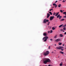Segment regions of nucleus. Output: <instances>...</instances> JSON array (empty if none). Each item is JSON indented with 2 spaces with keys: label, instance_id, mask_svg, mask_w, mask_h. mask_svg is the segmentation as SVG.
Here are the masks:
<instances>
[{
  "label": "nucleus",
  "instance_id": "52",
  "mask_svg": "<svg viewBox=\"0 0 66 66\" xmlns=\"http://www.w3.org/2000/svg\"><path fill=\"white\" fill-rule=\"evenodd\" d=\"M62 0H59V1H62Z\"/></svg>",
  "mask_w": 66,
  "mask_h": 66
},
{
  "label": "nucleus",
  "instance_id": "45",
  "mask_svg": "<svg viewBox=\"0 0 66 66\" xmlns=\"http://www.w3.org/2000/svg\"><path fill=\"white\" fill-rule=\"evenodd\" d=\"M47 25H48V26H49V24L48 23Z\"/></svg>",
  "mask_w": 66,
  "mask_h": 66
},
{
  "label": "nucleus",
  "instance_id": "47",
  "mask_svg": "<svg viewBox=\"0 0 66 66\" xmlns=\"http://www.w3.org/2000/svg\"><path fill=\"white\" fill-rule=\"evenodd\" d=\"M62 31L63 32H64V30H63Z\"/></svg>",
  "mask_w": 66,
  "mask_h": 66
},
{
  "label": "nucleus",
  "instance_id": "9",
  "mask_svg": "<svg viewBox=\"0 0 66 66\" xmlns=\"http://www.w3.org/2000/svg\"><path fill=\"white\" fill-rule=\"evenodd\" d=\"M43 35L44 36H47V33L45 32L43 34Z\"/></svg>",
  "mask_w": 66,
  "mask_h": 66
},
{
  "label": "nucleus",
  "instance_id": "25",
  "mask_svg": "<svg viewBox=\"0 0 66 66\" xmlns=\"http://www.w3.org/2000/svg\"><path fill=\"white\" fill-rule=\"evenodd\" d=\"M53 31H52V30H51L50 31V33H52Z\"/></svg>",
  "mask_w": 66,
  "mask_h": 66
},
{
  "label": "nucleus",
  "instance_id": "12",
  "mask_svg": "<svg viewBox=\"0 0 66 66\" xmlns=\"http://www.w3.org/2000/svg\"><path fill=\"white\" fill-rule=\"evenodd\" d=\"M48 13H49L50 14V15H52V12H50L49 11L48 12Z\"/></svg>",
  "mask_w": 66,
  "mask_h": 66
},
{
  "label": "nucleus",
  "instance_id": "16",
  "mask_svg": "<svg viewBox=\"0 0 66 66\" xmlns=\"http://www.w3.org/2000/svg\"><path fill=\"white\" fill-rule=\"evenodd\" d=\"M60 16V14H59L57 16V18H59Z\"/></svg>",
  "mask_w": 66,
  "mask_h": 66
},
{
  "label": "nucleus",
  "instance_id": "19",
  "mask_svg": "<svg viewBox=\"0 0 66 66\" xmlns=\"http://www.w3.org/2000/svg\"><path fill=\"white\" fill-rule=\"evenodd\" d=\"M62 16H59V19H61V18H62Z\"/></svg>",
  "mask_w": 66,
  "mask_h": 66
},
{
  "label": "nucleus",
  "instance_id": "46",
  "mask_svg": "<svg viewBox=\"0 0 66 66\" xmlns=\"http://www.w3.org/2000/svg\"><path fill=\"white\" fill-rule=\"evenodd\" d=\"M62 46H64V44H63V45H62Z\"/></svg>",
  "mask_w": 66,
  "mask_h": 66
},
{
  "label": "nucleus",
  "instance_id": "3",
  "mask_svg": "<svg viewBox=\"0 0 66 66\" xmlns=\"http://www.w3.org/2000/svg\"><path fill=\"white\" fill-rule=\"evenodd\" d=\"M49 21V20H46V19H44V20L43 22V23H46V22H48Z\"/></svg>",
  "mask_w": 66,
  "mask_h": 66
},
{
  "label": "nucleus",
  "instance_id": "20",
  "mask_svg": "<svg viewBox=\"0 0 66 66\" xmlns=\"http://www.w3.org/2000/svg\"><path fill=\"white\" fill-rule=\"evenodd\" d=\"M64 19H62L61 20V21H64Z\"/></svg>",
  "mask_w": 66,
  "mask_h": 66
},
{
  "label": "nucleus",
  "instance_id": "26",
  "mask_svg": "<svg viewBox=\"0 0 66 66\" xmlns=\"http://www.w3.org/2000/svg\"><path fill=\"white\" fill-rule=\"evenodd\" d=\"M52 29L53 30H54L55 29V28L54 27H53Z\"/></svg>",
  "mask_w": 66,
  "mask_h": 66
},
{
  "label": "nucleus",
  "instance_id": "23",
  "mask_svg": "<svg viewBox=\"0 0 66 66\" xmlns=\"http://www.w3.org/2000/svg\"><path fill=\"white\" fill-rule=\"evenodd\" d=\"M57 36V35H55L54 37V38H56V37Z\"/></svg>",
  "mask_w": 66,
  "mask_h": 66
},
{
  "label": "nucleus",
  "instance_id": "17",
  "mask_svg": "<svg viewBox=\"0 0 66 66\" xmlns=\"http://www.w3.org/2000/svg\"><path fill=\"white\" fill-rule=\"evenodd\" d=\"M60 37H63V35H62V34H60Z\"/></svg>",
  "mask_w": 66,
  "mask_h": 66
},
{
  "label": "nucleus",
  "instance_id": "15",
  "mask_svg": "<svg viewBox=\"0 0 66 66\" xmlns=\"http://www.w3.org/2000/svg\"><path fill=\"white\" fill-rule=\"evenodd\" d=\"M58 6L59 7H61V4H59L58 5Z\"/></svg>",
  "mask_w": 66,
  "mask_h": 66
},
{
  "label": "nucleus",
  "instance_id": "8",
  "mask_svg": "<svg viewBox=\"0 0 66 66\" xmlns=\"http://www.w3.org/2000/svg\"><path fill=\"white\" fill-rule=\"evenodd\" d=\"M50 14L49 13H47V18H48L49 17V16H50Z\"/></svg>",
  "mask_w": 66,
  "mask_h": 66
},
{
  "label": "nucleus",
  "instance_id": "24",
  "mask_svg": "<svg viewBox=\"0 0 66 66\" xmlns=\"http://www.w3.org/2000/svg\"><path fill=\"white\" fill-rule=\"evenodd\" d=\"M60 12H61V13H63V12L62 11V10H60Z\"/></svg>",
  "mask_w": 66,
  "mask_h": 66
},
{
  "label": "nucleus",
  "instance_id": "44",
  "mask_svg": "<svg viewBox=\"0 0 66 66\" xmlns=\"http://www.w3.org/2000/svg\"><path fill=\"white\" fill-rule=\"evenodd\" d=\"M49 11H52V10L51 9H50V10H49Z\"/></svg>",
  "mask_w": 66,
  "mask_h": 66
},
{
  "label": "nucleus",
  "instance_id": "2",
  "mask_svg": "<svg viewBox=\"0 0 66 66\" xmlns=\"http://www.w3.org/2000/svg\"><path fill=\"white\" fill-rule=\"evenodd\" d=\"M49 54V52L47 51L46 52L44 53V55L45 56H46V55H48Z\"/></svg>",
  "mask_w": 66,
  "mask_h": 66
},
{
  "label": "nucleus",
  "instance_id": "4",
  "mask_svg": "<svg viewBox=\"0 0 66 66\" xmlns=\"http://www.w3.org/2000/svg\"><path fill=\"white\" fill-rule=\"evenodd\" d=\"M56 49H63V47H61L60 46L59 47H56Z\"/></svg>",
  "mask_w": 66,
  "mask_h": 66
},
{
  "label": "nucleus",
  "instance_id": "54",
  "mask_svg": "<svg viewBox=\"0 0 66 66\" xmlns=\"http://www.w3.org/2000/svg\"><path fill=\"white\" fill-rule=\"evenodd\" d=\"M65 26H66V24H65Z\"/></svg>",
  "mask_w": 66,
  "mask_h": 66
},
{
  "label": "nucleus",
  "instance_id": "11",
  "mask_svg": "<svg viewBox=\"0 0 66 66\" xmlns=\"http://www.w3.org/2000/svg\"><path fill=\"white\" fill-rule=\"evenodd\" d=\"M63 26V24L59 26V28H61L62 26Z\"/></svg>",
  "mask_w": 66,
  "mask_h": 66
},
{
  "label": "nucleus",
  "instance_id": "37",
  "mask_svg": "<svg viewBox=\"0 0 66 66\" xmlns=\"http://www.w3.org/2000/svg\"><path fill=\"white\" fill-rule=\"evenodd\" d=\"M57 2V1H56V2H55V3H56V2Z\"/></svg>",
  "mask_w": 66,
  "mask_h": 66
},
{
  "label": "nucleus",
  "instance_id": "14",
  "mask_svg": "<svg viewBox=\"0 0 66 66\" xmlns=\"http://www.w3.org/2000/svg\"><path fill=\"white\" fill-rule=\"evenodd\" d=\"M60 53H61V54H64V52H62L60 51Z\"/></svg>",
  "mask_w": 66,
  "mask_h": 66
},
{
  "label": "nucleus",
  "instance_id": "42",
  "mask_svg": "<svg viewBox=\"0 0 66 66\" xmlns=\"http://www.w3.org/2000/svg\"><path fill=\"white\" fill-rule=\"evenodd\" d=\"M61 50H62V51H63V50H64V49H61Z\"/></svg>",
  "mask_w": 66,
  "mask_h": 66
},
{
  "label": "nucleus",
  "instance_id": "50",
  "mask_svg": "<svg viewBox=\"0 0 66 66\" xmlns=\"http://www.w3.org/2000/svg\"><path fill=\"white\" fill-rule=\"evenodd\" d=\"M53 52H52V53H53Z\"/></svg>",
  "mask_w": 66,
  "mask_h": 66
},
{
  "label": "nucleus",
  "instance_id": "51",
  "mask_svg": "<svg viewBox=\"0 0 66 66\" xmlns=\"http://www.w3.org/2000/svg\"><path fill=\"white\" fill-rule=\"evenodd\" d=\"M64 10H63V11H62L63 12H64Z\"/></svg>",
  "mask_w": 66,
  "mask_h": 66
},
{
  "label": "nucleus",
  "instance_id": "36",
  "mask_svg": "<svg viewBox=\"0 0 66 66\" xmlns=\"http://www.w3.org/2000/svg\"><path fill=\"white\" fill-rule=\"evenodd\" d=\"M48 49H50V46L49 47H48Z\"/></svg>",
  "mask_w": 66,
  "mask_h": 66
},
{
  "label": "nucleus",
  "instance_id": "30",
  "mask_svg": "<svg viewBox=\"0 0 66 66\" xmlns=\"http://www.w3.org/2000/svg\"><path fill=\"white\" fill-rule=\"evenodd\" d=\"M60 66H62V63H60Z\"/></svg>",
  "mask_w": 66,
  "mask_h": 66
},
{
  "label": "nucleus",
  "instance_id": "33",
  "mask_svg": "<svg viewBox=\"0 0 66 66\" xmlns=\"http://www.w3.org/2000/svg\"><path fill=\"white\" fill-rule=\"evenodd\" d=\"M66 27V26H65V25H64L63 26V27Z\"/></svg>",
  "mask_w": 66,
  "mask_h": 66
},
{
  "label": "nucleus",
  "instance_id": "40",
  "mask_svg": "<svg viewBox=\"0 0 66 66\" xmlns=\"http://www.w3.org/2000/svg\"><path fill=\"white\" fill-rule=\"evenodd\" d=\"M48 33H50V31H48Z\"/></svg>",
  "mask_w": 66,
  "mask_h": 66
},
{
  "label": "nucleus",
  "instance_id": "22",
  "mask_svg": "<svg viewBox=\"0 0 66 66\" xmlns=\"http://www.w3.org/2000/svg\"><path fill=\"white\" fill-rule=\"evenodd\" d=\"M46 58H44L43 59V61H46Z\"/></svg>",
  "mask_w": 66,
  "mask_h": 66
},
{
  "label": "nucleus",
  "instance_id": "13",
  "mask_svg": "<svg viewBox=\"0 0 66 66\" xmlns=\"http://www.w3.org/2000/svg\"><path fill=\"white\" fill-rule=\"evenodd\" d=\"M59 12H58V13H57L55 15V16H58V15H59Z\"/></svg>",
  "mask_w": 66,
  "mask_h": 66
},
{
  "label": "nucleus",
  "instance_id": "41",
  "mask_svg": "<svg viewBox=\"0 0 66 66\" xmlns=\"http://www.w3.org/2000/svg\"><path fill=\"white\" fill-rule=\"evenodd\" d=\"M50 40H52V39H50Z\"/></svg>",
  "mask_w": 66,
  "mask_h": 66
},
{
  "label": "nucleus",
  "instance_id": "31",
  "mask_svg": "<svg viewBox=\"0 0 66 66\" xmlns=\"http://www.w3.org/2000/svg\"><path fill=\"white\" fill-rule=\"evenodd\" d=\"M65 2V1L63 0L62 1V2Z\"/></svg>",
  "mask_w": 66,
  "mask_h": 66
},
{
  "label": "nucleus",
  "instance_id": "48",
  "mask_svg": "<svg viewBox=\"0 0 66 66\" xmlns=\"http://www.w3.org/2000/svg\"><path fill=\"white\" fill-rule=\"evenodd\" d=\"M48 66H50V65H48Z\"/></svg>",
  "mask_w": 66,
  "mask_h": 66
},
{
  "label": "nucleus",
  "instance_id": "39",
  "mask_svg": "<svg viewBox=\"0 0 66 66\" xmlns=\"http://www.w3.org/2000/svg\"><path fill=\"white\" fill-rule=\"evenodd\" d=\"M50 22H48V24H49V23H50Z\"/></svg>",
  "mask_w": 66,
  "mask_h": 66
},
{
  "label": "nucleus",
  "instance_id": "43",
  "mask_svg": "<svg viewBox=\"0 0 66 66\" xmlns=\"http://www.w3.org/2000/svg\"><path fill=\"white\" fill-rule=\"evenodd\" d=\"M63 31V29H61V30H60V31Z\"/></svg>",
  "mask_w": 66,
  "mask_h": 66
},
{
  "label": "nucleus",
  "instance_id": "35",
  "mask_svg": "<svg viewBox=\"0 0 66 66\" xmlns=\"http://www.w3.org/2000/svg\"><path fill=\"white\" fill-rule=\"evenodd\" d=\"M56 7H57V6L56 5H55V8H56Z\"/></svg>",
  "mask_w": 66,
  "mask_h": 66
},
{
  "label": "nucleus",
  "instance_id": "53",
  "mask_svg": "<svg viewBox=\"0 0 66 66\" xmlns=\"http://www.w3.org/2000/svg\"><path fill=\"white\" fill-rule=\"evenodd\" d=\"M55 46H56V44H55Z\"/></svg>",
  "mask_w": 66,
  "mask_h": 66
},
{
  "label": "nucleus",
  "instance_id": "49",
  "mask_svg": "<svg viewBox=\"0 0 66 66\" xmlns=\"http://www.w3.org/2000/svg\"><path fill=\"white\" fill-rule=\"evenodd\" d=\"M51 10H52V11H53V9H51Z\"/></svg>",
  "mask_w": 66,
  "mask_h": 66
},
{
  "label": "nucleus",
  "instance_id": "38",
  "mask_svg": "<svg viewBox=\"0 0 66 66\" xmlns=\"http://www.w3.org/2000/svg\"><path fill=\"white\" fill-rule=\"evenodd\" d=\"M64 34L65 35H66V32H64Z\"/></svg>",
  "mask_w": 66,
  "mask_h": 66
},
{
  "label": "nucleus",
  "instance_id": "18",
  "mask_svg": "<svg viewBox=\"0 0 66 66\" xmlns=\"http://www.w3.org/2000/svg\"><path fill=\"white\" fill-rule=\"evenodd\" d=\"M63 14H65V16H66V12H64L63 13Z\"/></svg>",
  "mask_w": 66,
  "mask_h": 66
},
{
  "label": "nucleus",
  "instance_id": "34",
  "mask_svg": "<svg viewBox=\"0 0 66 66\" xmlns=\"http://www.w3.org/2000/svg\"><path fill=\"white\" fill-rule=\"evenodd\" d=\"M63 18H66V16H64Z\"/></svg>",
  "mask_w": 66,
  "mask_h": 66
},
{
  "label": "nucleus",
  "instance_id": "21",
  "mask_svg": "<svg viewBox=\"0 0 66 66\" xmlns=\"http://www.w3.org/2000/svg\"><path fill=\"white\" fill-rule=\"evenodd\" d=\"M62 43H61L60 42H59V45H62Z\"/></svg>",
  "mask_w": 66,
  "mask_h": 66
},
{
  "label": "nucleus",
  "instance_id": "29",
  "mask_svg": "<svg viewBox=\"0 0 66 66\" xmlns=\"http://www.w3.org/2000/svg\"><path fill=\"white\" fill-rule=\"evenodd\" d=\"M56 5V4H53V5L54 6Z\"/></svg>",
  "mask_w": 66,
  "mask_h": 66
},
{
  "label": "nucleus",
  "instance_id": "6",
  "mask_svg": "<svg viewBox=\"0 0 66 66\" xmlns=\"http://www.w3.org/2000/svg\"><path fill=\"white\" fill-rule=\"evenodd\" d=\"M54 17V16H50V20L51 21L52 20V19H53Z\"/></svg>",
  "mask_w": 66,
  "mask_h": 66
},
{
  "label": "nucleus",
  "instance_id": "1",
  "mask_svg": "<svg viewBox=\"0 0 66 66\" xmlns=\"http://www.w3.org/2000/svg\"><path fill=\"white\" fill-rule=\"evenodd\" d=\"M48 38V37L46 36L43 38V40H44V42H46V41H47V39Z\"/></svg>",
  "mask_w": 66,
  "mask_h": 66
},
{
  "label": "nucleus",
  "instance_id": "28",
  "mask_svg": "<svg viewBox=\"0 0 66 66\" xmlns=\"http://www.w3.org/2000/svg\"><path fill=\"white\" fill-rule=\"evenodd\" d=\"M63 29L64 30H66V28H65L64 27L63 28Z\"/></svg>",
  "mask_w": 66,
  "mask_h": 66
},
{
  "label": "nucleus",
  "instance_id": "7",
  "mask_svg": "<svg viewBox=\"0 0 66 66\" xmlns=\"http://www.w3.org/2000/svg\"><path fill=\"white\" fill-rule=\"evenodd\" d=\"M46 62H50V59H46Z\"/></svg>",
  "mask_w": 66,
  "mask_h": 66
},
{
  "label": "nucleus",
  "instance_id": "5",
  "mask_svg": "<svg viewBox=\"0 0 66 66\" xmlns=\"http://www.w3.org/2000/svg\"><path fill=\"white\" fill-rule=\"evenodd\" d=\"M61 41V39H57L55 40V41L56 42H60Z\"/></svg>",
  "mask_w": 66,
  "mask_h": 66
},
{
  "label": "nucleus",
  "instance_id": "27",
  "mask_svg": "<svg viewBox=\"0 0 66 66\" xmlns=\"http://www.w3.org/2000/svg\"><path fill=\"white\" fill-rule=\"evenodd\" d=\"M48 28H49V29H50L51 28V26H49L48 27Z\"/></svg>",
  "mask_w": 66,
  "mask_h": 66
},
{
  "label": "nucleus",
  "instance_id": "32",
  "mask_svg": "<svg viewBox=\"0 0 66 66\" xmlns=\"http://www.w3.org/2000/svg\"><path fill=\"white\" fill-rule=\"evenodd\" d=\"M53 15L54 16L55 15V12H54V13L53 14Z\"/></svg>",
  "mask_w": 66,
  "mask_h": 66
},
{
  "label": "nucleus",
  "instance_id": "10",
  "mask_svg": "<svg viewBox=\"0 0 66 66\" xmlns=\"http://www.w3.org/2000/svg\"><path fill=\"white\" fill-rule=\"evenodd\" d=\"M47 63V61H46V60H45L44 61V64H46V63Z\"/></svg>",
  "mask_w": 66,
  "mask_h": 66
}]
</instances>
